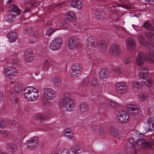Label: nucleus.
I'll return each mask as SVG.
<instances>
[{
  "instance_id": "obj_1",
  "label": "nucleus",
  "mask_w": 154,
  "mask_h": 154,
  "mask_svg": "<svg viewBox=\"0 0 154 154\" xmlns=\"http://www.w3.org/2000/svg\"><path fill=\"white\" fill-rule=\"evenodd\" d=\"M145 61L152 63H154V54L151 51L149 54L144 55L142 53H140L137 55L136 63L138 66L143 65Z\"/></svg>"
},
{
  "instance_id": "obj_2",
  "label": "nucleus",
  "mask_w": 154,
  "mask_h": 154,
  "mask_svg": "<svg viewBox=\"0 0 154 154\" xmlns=\"http://www.w3.org/2000/svg\"><path fill=\"white\" fill-rule=\"evenodd\" d=\"M82 46V44L79 43L78 38L75 36L71 37L68 41V47L70 49L74 48L80 49Z\"/></svg>"
},
{
  "instance_id": "obj_3",
  "label": "nucleus",
  "mask_w": 154,
  "mask_h": 154,
  "mask_svg": "<svg viewBox=\"0 0 154 154\" xmlns=\"http://www.w3.org/2000/svg\"><path fill=\"white\" fill-rule=\"evenodd\" d=\"M136 143L138 146H141L142 147L149 148L151 147L154 144V140H148L145 139L140 138L136 140Z\"/></svg>"
},
{
  "instance_id": "obj_4",
  "label": "nucleus",
  "mask_w": 154,
  "mask_h": 154,
  "mask_svg": "<svg viewBox=\"0 0 154 154\" xmlns=\"http://www.w3.org/2000/svg\"><path fill=\"white\" fill-rule=\"evenodd\" d=\"M144 72L141 71L139 72L138 75L140 78L145 79L143 82L145 85L148 87H150L151 86L152 83V81L151 79L146 78L148 75L147 68L145 67L142 68Z\"/></svg>"
},
{
  "instance_id": "obj_5",
  "label": "nucleus",
  "mask_w": 154,
  "mask_h": 154,
  "mask_svg": "<svg viewBox=\"0 0 154 154\" xmlns=\"http://www.w3.org/2000/svg\"><path fill=\"white\" fill-rule=\"evenodd\" d=\"M21 10L16 5H13L12 9L10 11V14L8 15V18L12 22L16 16L21 13Z\"/></svg>"
},
{
  "instance_id": "obj_6",
  "label": "nucleus",
  "mask_w": 154,
  "mask_h": 154,
  "mask_svg": "<svg viewBox=\"0 0 154 154\" xmlns=\"http://www.w3.org/2000/svg\"><path fill=\"white\" fill-rule=\"evenodd\" d=\"M5 75L10 78L13 76H15L17 73V72L15 68L12 66L7 67L4 71Z\"/></svg>"
},
{
  "instance_id": "obj_7",
  "label": "nucleus",
  "mask_w": 154,
  "mask_h": 154,
  "mask_svg": "<svg viewBox=\"0 0 154 154\" xmlns=\"http://www.w3.org/2000/svg\"><path fill=\"white\" fill-rule=\"evenodd\" d=\"M38 143V140L37 137H32L27 141L26 143L27 147L30 149H35Z\"/></svg>"
},
{
  "instance_id": "obj_8",
  "label": "nucleus",
  "mask_w": 154,
  "mask_h": 154,
  "mask_svg": "<svg viewBox=\"0 0 154 154\" xmlns=\"http://www.w3.org/2000/svg\"><path fill=\"white\" fill-rule=\"evenodd\" d=\"M97 40L95 37L90 36L87 39V47L89 49L94 50L96 48Z\"/></svg>"
},
{
  "instance_id": "obj_9",
  "label": "nucleus",
  "mask_w": 154,
  "mask_h": 154,
  "mask_svg": "<svg viewBox=\"0 0 154 154\" xmlns=\"http://www.w3.org/2000/svg\"><path fill=\"white\" fill-rule=\"evenodd\" d=\"M118 120L119 122L126 123L128 121L129 116L125 112L120 111L118 114Z\"/></svg>"
},
{
  "instance_id": "obj_10",
  "label": "nucleus",
  "mask_w": 154,
  "mask_h": 154,
  "mask_svg": "<svg viewBox=\"0 0 154 154\" xmlns=\"http://www.w3.org/2000/svg\"><path fill=\"white\" fill-rule=\"evenodd\" d=\"M138 39L139 42L141 44L145 45L150 50V51L152 53L154 54V46L153 44L149 43L147 42H146L143 37L142 35L139 36L138 37Z\"/></svg>"
},
{
  "instance_id": "obj_11",
  "label": "nucleus",
  "mask_w": 154,
  "mask_h": 154,
  "mask_svg": "<svg viewBox=\"0 0 154 154\" xmlns=\"http://www.w3.org/2000/svg\"><path fill=\"white\" fill-rule=\"evenodd\" d=\"M44 95L47 99H53L55 97L54 91L50 88H46L44 89Z\"/></svg>"
},
{
  "instance_id": "obj_12",
  "label": "nucleus",
  "mask_w": 154,
  "mask_h": 154,
  "mask_svg": "<svg viewBox=\"0 0 154 154\" xmlns=\"http://www.w3.org/2000/svg\"><path fill=\"white\" fill-rule=\"evenodd\" d=\"M120 49L119 45H112L110 46L109 50L110 54L115 56L119 55L120 53Z\"/></svg>"
},
{
  "instance_id": "obj_13",
  "label": "nucleus",
  "mask_w": 154,
  "mask_h": 154,
  "mask_svg": "<svg viewBox=\"0 0 154 154\" xmlns=\"http://www.w3.org/2000/svg\"><path fill=\"white\" fill-rule=\"evenodd\" d=\"M129 142L130 145L129 146L130 148L127 149L126 151L127 154H136V151L134 150L132 148L135 146V141L133 138H130L129 139Z\"/></svg>"
},
{
  "instance_id": "obj_14",
  "label": "nucleus",
  "mask_w": 154,
  "mask_h": 154,
  "mask_svg": "<svg viewBox=\"0 0 154 154\" xmlns=\"http://www.w3.org/2000/svg\"><path fill=\"white\" fill-rule=\"evenodd\" d=\"M64 105L66 109L68 111H72L74 109L75 104L73 100H68L64 102Z\"/></svg>"
},
{
  "instance_id": "obj_15",
  "label": "nucleus",
  "mask_w": 154,
  "mask_h": 154,
  "mask_svg": "<svg viewBox=\"0 0 154 154\" xmlns=\"http://www.w3.org/2000/svg\"><path fill=\"white\" fill-rule=\"evenodd\" d=\"M127 86L123 85V83L117 84L116 85V90L119 93L124 94L127 92Z\"/></svg>"
},
{
  "instance_id": "obj_16",
  "label": "nucleus",
  "mask_w": 154,
  "mask_h": 154,
  "mask_svg": "<svg viewBox=\"0 0 154 154\" xmlns=\"http://www.w3.org/2000/svg\"><path fill=\"white\" fill-rule=\"evenodd\" d=\"M126 42L128 49L130 51H132L135 49V42L132 39L130 38L127 39Z\"/></svg>"
},
{
  "instance_id": "obj_17",
  "label": "nucleus",
  "mask_w": 154,
  "mask_h": 154,
  "mask_svg": "<svg viewBox=\"0 0 154 154\" xmlns=\"http://www.w3.org/2000/svg\"><path fill=\"white\" fill-rule=\"evenodd\" d=\"M97 47L101 52H104L106 49V45L105 42L103 40H100L98 41H97L96 47Z\"/></svg>"
},
{
  "instance_id": "obj_18",
  "label": "nucleus",
  "mask_w": 154,
  "mask_h": 154,
  "mask_svg": "<svg viewBox=\"0 0 154 154\" xmlns=\"http://www.w3.org/2000/svg\"><path fill=\"white\" fill-rule=\"evenodd\" d=\"M94 13L95 18L100 19H103L105 15L104 11L103 9H97L95 10Z\"/></svg>"
},
{
  "instance_id": "obj_19",
  "label": "nucleus",
  "mask_w": 154,
  "mask_h": 154,
  "mask_svg": "<svg viewBox=\"0 0 154 154\" xmlns=\"http://www.w3.org/2000/svg\"><path fill=\"white\" fill-rule=\"evenodd\" d=\"M127 111L129 113L133 116H136L138 113V109L136 107H134L132 105L128 106Z\"/></svg>"
},
{
  "instance_id": "obj_20",
  "label": "nucleus",
  "mask_w": 154,
  "mask_h": 154,
  "mask_svg": "<svg viewBox=\"0 0 154 154\" xmlns=\"http://www.w3.org/2000/svg\"><path fill=\"white\" fill-rule=\"evenodd\" d=\"M7 36L11 42H14L16 40L17 35L14 32H11L8 33Z\"/></svg>"
},
{
  "instance_id": "obj_21",
  "label": "nucleus",
  "mask_w": 154,
  "mask_h": 154,
  "mask_svg": "<svg viewBox=\"0 0 154 154\" xmlns=\"http://www.w3.org/2000/svg\"><path fill=\"white\" fill-rule=\"evenodd\" d=\"M81 0H72L71 5L74 8L80 9L83 5L80 1Z\"/></svg>"
},
{
  "instance_id": "obj_22",
  "label": "nucleus",
  "mask_w": 154,
  "mask_h": 154,
  "mask_svg": "<svg viewBox=\"0 0 154 154\" xmlns=\"http://www.w3.org/2000/svg\"><path fill=\"white\" fill-rule=\"evenodd\" d=\"M23 88V85L20 83L16 84L13 88V90L14 92L18 94L21 92Z\"/></svg>"
},
{
  "instance_id": "obj_23",
  "label": "nucleus",
  "mask_w": 154,
  "mask_h": 154,
  "mask_svg": "<svg viewBox=\"0 0 154 154\" xmlns=\"http://www.w3.org/2000/svg\"><path fill=\"white\" fill-rule=\"evenodd\" d=\"M66 18L68 21L73 22L75 20L76 17L73 12L68 11L67 13Z\"/></svg>"
},
{
  "instance_id": "obj_24",
  "label": "nucleus",
  "mask_w": 154,
  "mask_h": 154,
  "mask_svg": "<svg viewBox=\"0 0 154 154\" xmlns=\"http://www.w3.org/2000/svg\"><path fill=\"white\" fill-rule=\"evenodd\" d=\"M109 131L111 134L114 137H118L119 135V131L116 128L113 127H111Z\"/></svg>"
},
{
  "instance_id": "obj_25",
  "label": "nucleus",
  "mask_w": 154,
  "mask_h": 154,
  "mask_svg": "<svg viewBox=\"0 0 154 154\" xmlns=\"http://www.w3.org/2000/svg\"><path fill=\"white\" fill-rule=\"evenodd\" d=\"M7 149L11 152H16L18 149L17 145L14 143H9L6 146Z\"/></svg>"
},
{
  "instance_id": "obj_26",
  "label": "nucleus",
  "mask_w": 154,
  "mask_h": 154,
  "mask_svg": "<svg viewBox=\"0 0 154 154\" xmlns=\"http://www.w3.org/2000/svg\"><path fill=\"white\" fill-rule=\"evenodd\" d=\"M79 109L81 112H87L88 109V107L86 103H81L79 106Z\"/></svg>"
},
{
  "instance_id": "obj_27",
  "label": "nucleus",
  "mask_w": 154,
  "mask_h": 154,
  "mask_svg": "<svg viewBox=\"0 0 154 154\" xmlns=\"http://www.w3.org/2000/svg\"><path fill=\"white\" fill-rule=\"evenodd\" d=\"M70 150L72 153L75 154H80V148L77 145H75L71 147Z\"/></svg>"
},
{
  "instance_id": "obj_28",
  "label": "nucleus",
  "mask_w": 154,
  "mask_h": 154,
  "mask_svg": "<svg viewBox=\"0 0 154 154\" xmlns=\"http://www.w3.org/2000/svg\"><path fill=\"white\" fill-rule=\"evenodd\" d=\"M108 75V71L105 69H102L99 73L100 78L102 79H104Z\"/></svg>"
},
{
  "instance_id": "obj_29",
  "label": "nucleus",
  "mask_w": 154,
  "mask_h": 154,
  "mask_svg": "<svg viewBox=\"0 0 154 154\" xmlns=\"http://www.w3.org/2000/svg\"><path fill=\"white\" fill-rule=\"evenodd\" d=\"M70 95L69 93H66L64 95V98L60 99V104L62 105L64 104V102H66V101L68 100H72L70 98Z\"/></svg>"
},
{
  "instance_id": "obj_30",
  "label": "nucleus",
  "mask_w": 154,
  "mask_h": 154,
  "mask_svg": "<svg viewBox=\"0 0 154 154\" xmlns=\"http://www.w3.org/2000/svg\"><path fill=\"white\" fill-rule=\"evenodd\" d=\"M9 99L12 103H17V97L16 96L15 94L13 92L10 94Z\"/></svg>"
},
{
  "instance_id": "obj_31",
  "label": "nucleus",
  "mask_w": 154,
  "mask_h": 154,
  "mask_svg": "<svg viewBox=\"0 0 154 154\" xmlns=\"http://www.w3.org/2000/svg\"><path fill=\"white\" fill-rule=\"evenodd\" d=\"M34 93L32 91H31L30 93H29V94L27 95V97H25V98L28 101H34L35 100V98L34 97Z\"/></svg>"
},
{
  "instance_id": "obj_32",
  "label": "nucleus",
  "mask_w": 154,
  "mask_h": 154,
  "mask_svg": "<svg viewBox=\"0 0 154 154\" xmlns=\"http://www.w3.org/2000/svg\"><path fill=\"white\" fill-rule=\"evenodd\" d=\"M25 60L28 62H32L33 59V57L31 53L29 54H25L24 55Z\"/></svg>"
},
{
  "instance_id": "obj_33",
  "label": "nucleus",
  "mask_w": 154,
  "mask_h": 154,
  "mask_svg": "<svg viewBox=\"0 0 154 154\" xmlns=\"http://www.w3.org/2000/svg\"><path fill=\"white\" fill-rule=\"evenodd\" d=\"M145 28L148 29L150 30L153 35H154V26H152L150 24L148 23L147 22H146L143 25Z\"/></svg>"
},
{
  "instance_id": "obj_34",
  "label": "nucleus",
  "mask_w": 154,
  "mask_h": 154,
  "mask_svg": "<svg viewBox=\"0 0 154 154\" xmlns=\"http://www.w3.org/2000/svg\"><path fill=\"white\" fill-rule=\"evenodd\" d=\"M6 125L4 123V121L2 120L0 124V134L6 133L5 127Z\"/></svg>"
},
{
  "instance_id": "obj_35",
  "label": "nucleus",
  "mask_w": 154,
  "mask_h": 154,
  "mask_svg": "<svg viewBox=\"0 0 154 154\" xmlns=\"http://www.w3.org/2000/svg\"><path fill=\"white\" fill-rule=\"evenodd\" d=\"M50 49L53 51H56L59 49L61 47L57 45L56 43H53V42H51L50 45Z\"/></svg>"
},
{
  "instance_id": "obj_36",
  "label": "nucleus",
  "mask_w": 154,
  "mask_h": 154,
  "mask_svg": "<svg viewBox=\"0 0 154 154\" xmlns=\"http://www.w3.org/2000/svg\"><path fill=\"white\" fill-rule=\"evenodd\" d=\"M44 64L45 67L48 69L52 65L51 60L50 59H46L44 61Z\"/></svg>"
},
{
  "instance_id": "obj_37",
  "label": "nucleus",
  "mask_w": 154,
  "mask_h": 154,
  "mask_svg": "<svg viewBox=\"0 0 154 154\" xmlns=\"http://www.w3.org/2000/svg\"><path fill=\"white\" fill-rule=\"evenodd\" d=\"M133 86L135 88H137L138 89H140L142 88L143 86V83H139V82H135L132 83Z\"/></svg>"
},
{
  "instance_id": "obj_38",
  "label": "nucleus",
  "mask_w": 154,
  "mask_h": 154,
  "mask_svg": "<svg viewBox=\"0 0 154 154\" xmlns=\"http://www.w3.org/2000/svg\"><path fill=\"white\" fill-rule=\"evenodd\" d=\"M109 106L112 108H116L119 106V104L116 102L111 100L109 102Z\"/></svg>"
},
{
  "instance_id": "obj_39",
  "label": "nucleus",
  "mask_w": 154,
  "mask_h": 154,
  "mask_svg": "<svg viewBox=\"0 0 154 154\" xmlns=\"http://www.w3.org/2000/svg\"><path fill=\"white\" fill-rule=\"evenodd\" d=\"M53 81L56 86H59L61 84L60 78L58 76L54 77L53 78Z\"/></svg>"
},
{
  "instance_id": "obj_40",
  "label": "nucleus",
  "mask_w": 154,
  "mask_h": 154,
  "mask_svg": "<svg viewBox=\"0 0 154 154\" xmlns=\"http://www.w3.org/2000/svg\"><path fill=\"white\" fill-rule=\"evenodd\" d=\"M99 126H97L96 125L92 124L91 126V130L94 133H97V130L100 128Z\"/></svg>"
},
{
  "instance_id": "obj_41",
  "label": "nucleus",
  "mask_w": 154,
  "mask_h": 154,
  "mask_svg": "<svg viewBox=\"0 0 154 154\" xmlns=\"http://www.w3.org/2000/svg\"><path fill=\"white\" fill-rule=\"evenodd\" d=\"M33 88V87L32 86H28L26 87L25 89L24 90V97H27V95L29 94V93H30V92L31 91L30 89H28V88H31L32 89V88Z\"/></svg>"
},
{
  "instance_id": "obj_42",
  "label": "nucleus",
  "mask_w": 154,
  "mask_h": 154,
  "mask_svg": "<svg viewBox=\"0 0 154 154\" xmlns=\"http://www.w3.org/2000/svg\"><path fill=\"white\" fill-rule=\"evenodd\" d=\"M121 7L123 8H125L126 9H132V8L131 6L124 5L123 4H120L119 5H113L111 7V9L112 10V8H115L116 7Z\"/></svg>"
},
{
  "instance_id": "obj_43",
  "label": "nucleus",
  "mask_w": 154,
  "mask_h": 154,
  "mask_svg": "<svg viewBox=\"0 0 154 154\" xmlns=\"http://www.w3.org/2000/svg\"><path fill=\"white\" fill-rule=\"evenodd\" d=\"M37 119L39 120L41 123L44 121L45 119V116L41 114H38L36 115Z\"/></svg>"
},
{
  "instance_id": "obj_44",
  "label": "nucleus",
  "mask_w": 154,
  "mask_h": 154,
  "mask_svg": "<svg viewBox=\"0 0 154 154\" xmlns=\"http://www.w3.org/2000/svg\"><path fill=\"white\" fill-rule=\"evenodd\" d=\"M71 75L73 77H76L79 76L80 75V72L76 71H71L70 72Z\"/></svg>"
},
{
  "instance_id": "obj_45",
  "label": "nucleus",
  "mask_w": 154,
  "mask_h": 154,
  "mask_svg": "<svg viewBox=\"0 0 154 154\" xmlns=\"http://www.w3.org/2000/svg\"><path fill=\"white\" fill-rule=\"evenodd\" d=\"M90 81V78L89 77H87L82 82V85L83 86H88V84L89 83Z\"/></svg>"
},
{
  "instance_id": "obj_46",
  "label": "nucleus",
  "mask_w": 154,
  "mask_h": 154,
  "mask_svg": "<svg viewBox=\"0 0 154 154\" xmlns=\"http://www.w3.org/2000/svg\"><path fill=\"white\" fill-rule=\"evenodd\" d=\"M149 131H151V128H150L149 129L148 128H147L146 127H143L141 130V132L142 133H141V134H145L146 133L148 132Z\"/></svg>"
},
{
  "instance_id": "obj_47",
  "label": "nucleus",
  "mask_w": 154,
  "mask_h": 154,
  "mask_svg": "<svg viewBox=\"0 0 154 154\" xmlns=\"http://www.w3.org/2000/svg\"><path fill=\"white\" fill-rule=\"evenodd\" d=\"M55 31L54 29L50 28L47 30L46 34L47 35L50 36Z\"/></svg>"
},
{
  "instance_id": "obj_48",
  "label": "nucleus",
  "mask_w": 154,
  "mask_h": 154,
  "mask_svg": "<svg viewBox=\"0 0 154 154\" xmlns=\"http://www.w3.org/2000/svg\"><path fill=\"white\" fill-rule=\"evenodd\" d=\"M97 133L98 134L103 135L104 134V130L103 129V128L100 127L99 129L97 130V133Z\"/></svg>"
},
{
  "instance_id": "obj_49",
  "label": "nucleus",
  "mask_w": 154,
  "mask_h": 154,
  "mask_svg": "<svg viewBox=\"0 0 154 154\" xmlns=\"http://www.w3.org/2000/svg\"><path fill=\"white\" fill-rule=\"evenodd\" d=\"M11 62L14 65H17V66L19 65V61L17 58L12 59Z\"/></svg>"
},
{
  "instance_id": "obj_50",
  "label": "nucleus",
  "mask_w": 154,
  "mask_h": 154,
  "mask_svg": "<svg viewBox=\"0 0 154 154\" xmlns=\"http://www.w3.org/2000/svg\"><path fill=\"white\" fill-rule=\"evenodd\" d=\"M97 79L96 78H94L92 80L91 85L92 86H96L98 84L97 81Z\"/></svg>"
},
{
  "instance_id": "obj_51",
  "label": "nucleus",
  "mask_w": 154,
  "mask_h": 154,
  "mask_svg": "<svg viewBox=\"0 0 154 154\" xmlns=\"http://www.w3.org/2000/svg\"><path fill=\"white\" fill-rule=\"evenodd\" d=\"M153 35L151 31L146 32L145 34L146 37L149 39L151 38L152 37Z\"/></svg>"
},
{
  "instance_id": "obj_52",
  "label": "nucleus",
  "mask_w": 154,
  "mask_h": 154,
  "mask_svg": "<svg viewBox=\"0 0 154 154\" xmlns=\"http://www.w3.org/2000/svg\"><path fill=\"white\" fill-rule=\"evenodd\" d=\"M139 97L140 100L142 101H143L145 100H146L148 98L147 95H142Z\"/></svg>"
},
{
  "instance_id": "obj_53",
  "label": "nucleus",
  "mask_w": 154,
  "mask_h": 154,
  "mask_svg": "<svg viewBox=\"0 0 154 154\" xmlns=\"http://www.w3.org/2000/svg\"><path fill=\"white\" fill-rule=\"evenodd\" d=\"M16 119H14L13 120H11L8 119H7V122L8 123V124H10L11 125H13L14 124V123L15 122H16V120H15Z\"/></svg>"
},
{
  "instance_id": "obj_54",
  "label": "nucleus",
  "mask_w": 154,
  "mask_h": 154,
  "mask_svg": "<svg viewBox=\"0 0 154 154\" xmlns=\"http://www.w3.org/2000/svg\"><path fill=\"white\" fill-rule=\"evenodd\" d=\"M64 133L65 134H69L71 133L72 134V132L71 130L69 128H67L65 130Z\"/></svg>"
},
{
  "instance_id": "obj_55",
  "label": "nucleus",
  "mask_w": 154,
  "mask_h": 154,
  "mask_svg": "<svg viewBox=\"0 0 154 154\" xmlns=\"http://www.w3.org/2000/svg\"><path fill=\"white\" fill-rule=\"evenodd\" d=\"M33 36L35 38L38 37L39 36V34L38 31H34L33 34Z\"/></svg>"
},
{
  "instance_id": "obj_56",
  "label": "nucleus",
  "mask_w": 154,
  "mask_h": 154,
  "mask_svg": "<svg viewBox=\"0 0 154 154\" xmlns=\"http://www.w3.org/2000/svg\"><path fill=\"white\" fill-rule=\"evenodd\" d=\"M79 66V65L78 63H75L72 65V66H75V69H77L81 71V68L80 66Z\"/></svg>"
},
{
  "instance_id": "obj_57",
  "label": "nucleus",
  "mask_w": 154,
  "mask_h": 154,
  "mask_svg": "<svg viewBox=\"0 0 154 154\" xmlns=\"http://www.w3.org/2000/svg\"><path fill=\"white\" fill-rule=\"evenodd\" d=\"M33 92L34 93V97L35 98V100H36L38 97V94L37 89H36V91H33Z\"/></svg>"
},
{
  "instance_id": "obj_58",
  "label": "nucleus",
  "mask_w": 154,
  "mask_h": 154,
  "mask_svg": "<svg viewBox=\"0 0 154 154\" xmlns=\"http://www.w3.org/2000/svg\"><path fill=\"white\" fill-rule=\"evenodd\" d=\"M53 40H54L55 41L59 42L60 43H62V38L61 37H58L55 38Z\"/></svg>"
},
{
  "instance_id": "obj_59",
  "label": "nucleus",
  "mask_w": 154,
  "mask_h": 154,
  "mask_svg": "<svg viewBox=\"0 0 154 154\" xmlns=\"http://www.w3.org/2000/svg\"><path fill=\"white\" fill-rule=\"evenodd\" d=\"M131 60L129 58H127L124 61V63L125 64H128L130 63Z\"/></svg>"
},
{
  "instance_id": "obj_60",
  "label": "nucleus",
  "mask_w": 154,
  "mask_h": 154,
  "mask_svg": "<svg viewBox=\"0 0 154 154\" xmlns=\"http://www.w3.org/2000/svg\"><path fill=\"white\" fill-rule=\"evenodd\" d=\"M103 87L102 85H99L97 88V90L99 91H101L102 90Z\"/></svg>"
},
{
  "instance_id": "obj_61",
  "label": "nucleus",
  "mask_w": 154,
  "mask_h": 154,
  "mask_svg": "<svg viewBox=\"0 0 154 154\" xmlns=\"http://www.w3.org/2000/svg\"><path fill=\"white\" fill-rule=\"evenodd\" d=\"M32 9V8H26L24 11V13H26L27 12H29Z\"/></svg>"
},
{
  "instance_id": "obj_62",
  "label": "nucleus",
  "mask_w": 154,
  "mask_h": 154,
  "mask_svg": "<svg viewBox=\"0 0 154 154\" xmlns=\"http://www.w3.org/2000/svg\"><path fill=\"white\" fill-rule=\"evenodd\" d=\"M98 97L97 98V100L99 101L102 102V96L100 95H97Z\"/></svg>"
},
{
  "instance_id": "obj_63",
  "label": "nucleus",
  "mask_w": 154,
  "mask_h": 154,
  "mask_svg": "<svg viewBox=\"0 0 154 154\" xmlns=\"http://www.w3.org/2000/svg\"><path fill=\"white\" fill-rule=\"evenodd\" d=\"M52 42H53V43H56V44L57 45H58V46H59L60 47H61V45L62 44V43H60V42H57L55 41L54 40H53L52 41Z\"/></svg>"
},
{
  "instance_id": "obj_64",
  "label": "nucleus",
  "mask_w": 154,
  "mask_h": 154,
  "mask_svg": "<svg viewBox=\"0 0 154 154\" xmlns=\"http://www.w3.org/2000/svg\"><path fill=\"white\" fill-rule=\"evenodd\" d=\"M52 42H53V43H56V44L57 45H58V46H59L60 47H61V45L62 44V43H60V42H57L55 41L54 40H53L52 41Z\"/></svg>"
}]
</instances>
